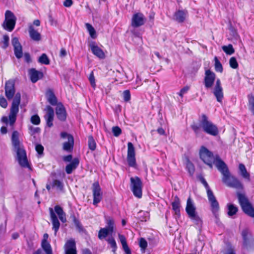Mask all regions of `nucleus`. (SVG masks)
I'll return each instance as SVG.
<instances>
[{
  "mask_svg": "<svg viewBox=\"0 0 254 254\" xmlns=\"http://www.w3.org/2000/svg\"><path fill=\"white\" fill-rule=\"evenodd\" d=\"M5 95L8 100H13L16 94L15 81L12 79L6 81L4 85Z\"/></svg>",
  "mask_w": 254,
  "mask_h": 254,
  "instance_id": "4468645a",
  "label": "nucleus"
},
{
  "mask_svg": "<svg viewBox=\"0 0 254 254\" xmlns=\"http://www.w3.org/2000/svg\"><path fill=\"white\" fill-rule=\"evenodd\" d=\"M12 44L14 48V53L16 58L18 59L21 58L23 56L22 47L18 38L14 37L12 39Z\"/></svg>",
  "mask_w": 254,
  "mask_h": 254,
  "instance_id": "4be33fe9",
  "label": "nucleus"
},
{
  "mask_svg": "<svg viewBox=\"0 0 254 254\" xmlns=\"http://www.w3.org/2000/svg\"><path fill=\"white\" fill-rule=\"evenodd\" d=\"M127 161L129 167H136L135 148L130 142L127 143Z\"/></svg>",
  "mask_w": 254,
  "mask_h": 254,
  "instance_id": "2eb2a0df",
  "label": "nucleus"
},
{
  "mask_svg": "<svg viewBox=\"0 0 254 254\" xmlns=\"http://www.w3.org/2000/svg\"><path fill=\"white\" fill-rule=\"evenodd\" d=\"M130 187L133 195L137 198H140L142 195L143 184L141 179L138 176L130 178Z\"/></svg>",
  "mask_w": 254,
  "mask_h": 254,
  "instance_id": "9b49d317",
  "label": "nucleus"
},
{
  "mask_svg": "<svg viewBox=\"0 0 254 254\" xmlns=\"http://www.w3.org/2000/svg\"><path fill=\"white\" fill-rule=\"evenodd\" d=\"M214 67L216 71L222 73L223 70V66L217 57H214Z\"/></svg>",
  "mask_w": 254,
  "mask_h": 254,
  "instance_id": "79ce46f5",
  "label": "nucleus"
},
{
  "mask_svg": "<svg viewBox=\"0 0 254 254\" xmlns=\"http://www.w3.org/2000/svg\"><path fill=\"white\" fill-rule=\"evenodd\" d=\"M38 62L41 64H44L45 65L50 64V60L47 55L45 53L42 54L41 56L39 58Z\"/></svg>",
  "mask_w": 254,
  "mask_h": 254,
  "instance_id": "58836bf2",
  "label": "nucleus"
},
{
  "mask_svg": "<svg viewBox=\"0 0 254 254\" xmlns=\"http://www.w3.org/2000/svg\"><path fill=\"white\" fill-rule=\"evenodd\" d=\"M157 132L160 135H164L165 134V131L162 127H159L157 129Z\"/></svg>",
  "mask_w": 254,
  "mask_h": 254,
  "instance_id": "0e129e2a",
  "label": "nucleus"
},
{
  "mask_svg": "<svg viewBox=\"0 0 254 254\" xmlns=\"http://www.w3.org/2000/svg\"><path fill=\"white\" fill-rule=\"evenodd\" d=\"M41 122L40 118L38 115H34L31 118V122L35 125H38Z\"/></svg>",
  "mask_w": 254,
  "mask_h": 254,
  "instance_id": "8fccbe9b",
  "label": "nucleus"
},
{
  "mask_svg": "<svg viewBox=\"0 0 254 254\" xmlns=\"http://www.w3.org/2000/svg\"><path fill=\"white\" fill-rule=\"evenodd\" d=\"M123 98L125 102H127L130 101L131 95L129 90H126L123 92Z\"/></svg>",
  "mask_w": 254,
  "mask_h": 254,
  "instance_id": "603ef678",
  "label": "nucleus"
},
{
  "mask_svg": "<svg viewBox=\"0 0 254 254\" xmlns=\"http://www.w3.org/2000/svg\"><path fill=\"white\" fill-rule=\"evenodd\" d=\"M47 100L52 106L57 105L58 100L52 89H49L46 93Z\"/></svg>",
  "mask_w": 254,
  "mask_h": 254,
  "instance_id": "bb28decb",
  "label": "nucleus"
},
{
  "mask_svg": "<svg viewBox=\"0 0 254 254\" xmlns=\"http://www.w3.org/2000/svg\"><path fill=\"white\" fill-rule=\"evenodd\" d=\"M146 18L142 13H134L132 17L131 24L133 27H138L144 24Z\"/></svg>",
  "mask_w": 254,
  "mask_h": 254,
  "instance_id": "a211bd4d",
  "label": "nucleus"
},
{
  "mask_svg": "<svg viewBox=\"0 0 254 254\" xmlns=\"http://www.w3.org/2000/svg\"><path fill=\"white\" fill-rule=\"evenodd\" d=\"M227 207L228 209L227 214L229 217H232L236 214L238 211V207L233 204L228 203Z\"/></svg>",
  "mask_w": 254,
  "mask_h": 254,
  "instance_id": "72a5a7b5",
  "label": "nucleus"
},
{
  "mask_svg": "<svg viewBox=\"0 0 254 254\" xmlns=\"http://www.w3.org/2000/svg\"><path fill=\"white\" fill-rule=\"evenodd\" d=\"M28 74L31 82L34 83L42 79L44 76L42 72L38 71L34 68L29 69Z\"/></svg>",
  "mask_w": 254,
  "mask_h": 254,
  "instance_id": "5701e85b",
  "label": "nucleus"
},
{
  "mask_svg": "<svg viewBox=\"0 0 254 254\" xmlns=\"http://www.w3.org/2000/svg\"><path fill=\"white\" fill-rule=\"evenodd\" d=\"M66 55V52L65 49L62 48L60 50V56L61 57H64Z\"/></svg>",
  "mask_w": 254,
  "mask_h": 254,
  "instance_id": "e2e57ef3",
  "label": "nucleus"
},
{
  "mask_svg": "<svg viewBox=\"0 0 254 254\" xmlns=\"http://www.w3.org/2000/svg\"><path fill=\"white\" fill-rule=\"evenodd\" d=\"M224 254H236L234 247L232 246H230Z\"/></svg>",
  "mask_w": 254,
  "mask_h": 254,
  "instance_id": "13d9d810",
  "label": "nucleus"
},
{
  "mask_svg": "<svg viewBox=\"0 0 254 254\" xmlns=\"http://www.w3.org/2000/svg\"><path fill=\"white\" fill-rule=\"evenodd\" d=\"M56 113L58 119L62 122L65 121L66 119V112L65 109L62 103L57 105L56 109Z\"/></svg>",
  "mask_w": 254,
  "mask_h": 254,
  "instance_id": "b1692460",
  "label": "nucleus"
},
{
  "mask_svg": "<svg viewBox=\"0 0 254 254\" xmlns=\"http://www.w3.org/2000/svg\"><path fill=\"white\" fill-rule=\"evenodd\" d=\"M61 138H67V141L63 144V149L67 152H72L74 148V140L73 135L66 132H62L60 134Z\"/></svg>",
  "mask_w": 254,
  "mask_h": 254,
  "instance_id": "f8f14e48",
  "label": "nucleus"
},
{
  "mask_svg": "<svg viewBox=\"0 0 254 254\" xmlns=\"http://www.w3.org/2000/svg\"><path fill=\"white\" fill-rule=\"evenodd\" d=\"M213 93L216 98L217 101L221 103L224 98L223 88L220 79L216 81L213 90Z\"/></svg>",
  "mask_w": 254,
  "mask_h": 254,
  "instance_id": "f3484780",
  "label": "nucleus"
},
{
  "mask_svg": "<svg viewBox=\"0 0 254 254\" xmlns=\"http://www.w3.org/2000/svg\"><path fill=\"white\" fill-rule=\"evenodd\" d=\"M7 128L5 127H1L0 128V131L2 133L5 134L7 132Z\"/></svg>",
  "mask_w": 254,
  "mask_h": 254,
  "instance_id": "338daca9",
  "label": "nucleus"
},
{
  "mask_svg": "<svg viewBox=\"0 0 254 254\" xmlns=\"http://www.w3.org/2000/svg\"><path fill=\"white\" fill-rule=\"evenodd\" d=\"M49 211L52 224V229L54 231L55 235L56 236L61 225L57 215L62 223H65L66 222V213L64 212L63 208L59 205H55L54 209L49 207Z\"/></svg>",
  "mask_w": 254,
  "mask_h": 254,
  "instance_id": "20e7f679",
  "label": "nucleus"
},
{
  "mask_svg": "<svg viewBox=\"0 0 254 254\" xmlns=\"http://www.w3.org/2000/svg\"><path fill=\"white\" fill-rule=\"evenodd\" d=\"M73 4V1L72 0H65L64 2V5L65 7H69Z\"/></svg>",
  "mask_w": 254,
  "mask_h": 254,
  "instance_id": "680f3d73",
  "label": "nucleus"
},
{
  "mask_svg": "<svg viewBox=\"0 0 254 254\" xmlns=\"http://www.w3.org/2000/svg\"><path fill=\"white\" fill-rule=\"evenodd\" d=\"M82 254H92V253L89 249L86 248L82 250Z\"/></svg>",
  "mask_w": 254,
  "mask_h": 254,
  "instance_id": "69168bd1",
  "label": "nucleus"
},
{
  "mask_svg": "<svg viewBox=\"0 0 254 254\" xmlns=\"http://www.w3.org/2000/svg\"><path fill=\"white\" fill-rule=\"evenodd\" d=\"M65 254H77L76 243L73 239L68 240L64 246Z\"/></svg>",
  "mask_w": 254,
  "mask_h": 254,
  "instance_id": "412c9836",
  "label": "nucleus"
},
{
  "mask_svg": "<svg viewBox=\"0 0 254 254\" xmlns=\"http://www.w3.org/2000/svg\"><path fill=\"white\" fill-rule=\"evenodd\" d=\"M35 149L39 154L41 155L43 154L44 147L41 144H38L36 145Z\"/></svg>",
  "mask_w": 254,
  "mask_h": 254,
  "instance_id": "4d7b16f0",
  "label": "nucleus"
},
{
  "mask_svg": "<svg viewBox=\"0 0 254 254\" xmlns=\"http://www.w3.org/2000/svg\"><path fill=\"white\" fill-rule=\"evenodd\" d=\"M236 195L244 213L250 217L254 218V207L245 194L237 192Z\"/></svg>",
  "mask_w": 254,
  "mask_h": 254,
  "instance_id": "0eeeda50",
  "label": "nucleus"
},
{
  "mask_svg": "<svg viewBox=\"0 0 254 254\" xmlns=\"http://www.w3.org/2000/svg\"><path fill=\"white\" fill-rule=\"evenodd\" d=\"M89 46L94 55L100 59L105 58V54L102 49H101L94 41L91 42Z\"/></svg>",
  "mask_w": 254,
  "mask_h": 254,
  "instance_id": "aec40b11",
  "label": "nucleus"
},
{
  "mask_svg": "<svg viewBox=\"0 0 254 254\" xmlns=\"http://www.w3.org/2000/svg\"><path fill=\"white\" fill-rule=\"evenodd\" d=\"M222 48L223 51L228 55H231L235 52V50L232 44H229L228 46H223Z\"/></svg>",
  "mask_w": 254,
  "mask_h": 254,
  "instance_id": "a19ab883",
  "label": "nucleus"
},
{
  "mask_svg": "<svg viewBox=\"0 0 254 254\" xmlns=\"http://www.w3.org/2000/svg\"><path fill=\"white\" fill-rule=\"evenodd\" d=\"M63 160L65 162H71L72 159V155L71 154H69L66 156H64L63 158Z\"/></svg>",
  "mask_w": 254,
  "mask_h": 254,
  "instance_id": "052dcab7",
  "label": "nucleus"
},
{
  "mask_svg": "<svg viewBox=\"0 0 254 254\" xmlns=\"http://www.w3.org/2000/svg\"><path fill=\"white\" fill-rule=\"evenodd\" d=\"M52 188H56L60 190H63L64 189L63 183L59 180H54L52 184Z\"/></svg>",
  "mask_w": 254,
  "mask_h": 254,
  "instance_id": "ea45409f",
  "label": "nucleus"
},
{
  "mask_svg": "<svg viewBox=\"0 0 254 254\" xmlns=\"http://www.w3.org/2000/svg\"><path fill=\"white\" fill-rule=\"evenodd\" d=\"M197 178L204 185L206 190L207 195L209 201L210 203L211 210L216 218L218 216V212L219 210V205L218 201L216 200L212 191L209 188L208 184L202 175H199Z\"/></svg>",
  "mask_w": 254,
  "mask_h": 254,
  "instance_id": "39448f33",
  "label": "nucleus"
},
{
  "mask_svg": "<svg viewBox=\"0 0 254 254\" xmlns=\"http://www.w3.org/2000/svg\"><path fill=\"white\" fill-rule=\"evenodd\" d=\"M9 38L8 35L5 34L3 36V40L1 41V47L3 49H6L9 46Z\"/></svg>",
  "mask_w": 254,
  "mask_h": 254,
  "instance_id": "37998d69",
  "label": "nucleus"
},
{
  "mask_svg": "<svg viewBox=\"0 0 254 254\" xmlns=\"http://www.w3.org/2000/svg\"><path fill=\"white\" fill-rule=\"evenodd\" d=\"M11 143L16 153L17 159L19 165L22 167L31 169L27 158L26 150L22 142L19 140V132L16 130L13 131L12 133Z\"/></svg>",
  "mask_w": 254,
  "mask_h": 254,
  "instance_id": "7ed1b4c3",
  "label": "nucleus"
},
{
  "mask_svg": "<svg viewBox=\"0 0 254 254\" xmlns=\"http://www.w3.org/2000/svg\"><path fill=\"white\" fill-rule=\"evenodd\" d=\"M88 79L89 80L90 83L91 84V86L95 89L96 87V82H95V78L94 75V72L93 71H92L89 76Z\"/></svg>",
  "mask_w": 254,
  "mask_h": 254,
  "instance_id": "09e8293b",
  "label": "nucleus"
},
{
  "mask_svg": "<svg viewBox=\"0 0 254 254\" xmlns=\"http://www.w3.org/2000/svg\"><path fill=\"white\" fill-rule=\"evenodd\" d=\"M112 132L115 136L118 137L122 133V129L118 126H115L112 127Z\"/></svg>",
  "mask_w": 254,
  "mask_h": 254,
  "instance_id": "3c124183",
  "label": "nucleus"
},
{
  "mask_svg": "<svg viewBox=\"0 0 254 254\" xmlns=\"http://www.w3.org/2000/svg\"><path fill=\"white\" fill-rule=\"evenodd\" d=\"M187 169L190 175L192 176L195 171V168L193 164L190 162H188L187 164Z\"/></svg>",
  "mask_w": 254,
  "mask_h": 254,
  "instance_id": "de8ad7c7",
  "label": "nucleus"
},
{
  "mask_svg": "<svg viewBox=\"0 0 254 254\" xmlns=\"http://www.w3.org/2000/svg\"><path fill=\"white\" fill-rule=\"evenodd\" d=\"M190 89V87L186 86L181 89L180 92L178 93V95L182 98H183L184 94L187 93Z\"/></svg>",
  "mask_w": 254,
  "mask_h": 254,
  "instance_id": "6e6d98bb",
  "label": "nucleus"
},
{
  "mask_svg": "<svg viewBox=\"0 0 254 254\" xmlns=\"http://www.w3.org/2000/svg\"><path fill=\"white\" fill-rule=\"evenodd\" d=\"M229 64L231 68L236 69L238 67V63L235 57H231L229 60Z\"/></svg>",
  "mask_w": 254,
  "mask_h": 254,
  "instance_id": "49530a36",
  "label": "nucleus"
},
{
  "mask_svg": "<svg viewBox=\"0 0 254 254\" xmlns=\"http://www.w3.org/2000/svg\"><path fill=\"white\" fill-rule=\"evenodd\" d=\"M107 230H109L111 233H113L114 229V221L112 218H109L107 221Z\"/></svg>",
  "mask_w": 254,
  "mask_h": 254,
  "instance_id": "a18cd8bd",
  "label": "nucleus"
},
{
  "mask_svg": "<svg viewBox=\"0 0 254 254\" xmlns=\"http://www.w3.org/2000/svg\"><path fill=\"white\" fill-rule=\"evenodd\" d=\"M88 146L89 149L92 151L95 150L96 148V143L92 135L88 136Z\"/></svg>",
  "mask_w": 254,
  "mask_h": 254,
  "instance_id": "c9c22d12",
  "label": "nucleus"
},
{
  "mask_svg": "<svg viewBox=\"0 0 254 254\" xmlns=\"http://www.w3.org/2000/svg\"><path fill=\"white\" fill-rule=\"evenodd\" d=\"M46 114L44 115V118L46 122V125L49 127H51L53 126V121L54 118V109L49 105L46 106Z\"/></svg>",
  "mask_w": 254,
  "mask_h": 254,
  "instance_id": "6ab92c4d",
  "label": "nucleus"
},
{
  "mask_svg": "<svg viewBox=\"0 0 254 254\" xmlns=\"http://www.w3.org/2000/svg\"><path fill=\"white\" fill-rule=\"evenodd\" d=\"M204 75L203 81L204 86L206 89H210L214 83L216 74L210 69H206L205 71Z\"/></svg>",
  "mask_w": 254,
  "mask_h": 254,
  "instance_id": "dca6fc26",
  "label": "nucleus"
},
{
  "mask_svg": "<svg viewBox=\"0 0 254 254\" xmlns=\"http://www.w3.org/2000/svg\"><path fill=\"white\" fill-rule=\"evenodd\" d=\"M139 245L141 249L145 250L147 247V242L144 238H141L140 239Z\"/></svg>",
  "mask_w": 254,
  "mask_h": 254,
  "instance_id": "864d4df0",
  "label": "nucleus"
},
{
  "mask_svg": "<svg viewBox=\"0 0 254 254\" xmlns=\"http://www.w3.org/2000/svg\"><path fill=\"white\" fill-rule=\"evenodd\" d=\"M172 209L176 215H180L181 202L179 197L176 195L174 197V201L171 203Z\"/></svg>",
  "mask_w": 254,
  "mask_h": 254,
  "instance_id": "cd10ccee",
  "label": "nucleus"
},
{
  "mask_svg": "<svg viewBox=\"0 0 254 254\" xmlns=\"http://www.w3.org/2000/svg\"><path fill=\"white\" fill-rule=\"evenodd\" d=\"M16 21V17L10 10H7L4 14V20L2 24V28L9 32L14 29Z\"/></svg>",
  "mask_w": 254,
  "mask_h": 254,
  "instance_id": "9d476101",
  "label": "nucleus"
},
{
  "mask_svg": "<svg viewBox=\"0 0 254 254\" xmlns=\"http://www.w3.org/2000/svg\"><path fill=\"white\" fill-rule=\"evenodd\" d=\"M21 101V94L18 92L16 94L12 100L11 106L10 109V114L8 118L10 125H12L15 122L17 114L19 111V106Z\"/></svg>",
  "mask_w": 254,
  "mask_h": 254,
  "instance_id": "1a4fd4ad",
  "label": "nucleus"
},
{
  "mask_svg": "<svg viewBox=\"0 0 254 254\" xmlns=\"http://www.w3.org/2000/svg\"><path fill=\"white\" fill-rule=\"evenodd\" d=\"M93 192V204L95 206L102 200L103 198V192L98 181L95 182L92 186Z\"/></svg>",
  "mask_w": 254,
  "mask_h": 254,
  "instance_id": "ddd939ff",
  "label": "nucleus"
},
{
  "mask_svg": "<svg viewBox=\"0 0 254 254\" xmlns=\"http://www.w3.org/2000/svg\"><path fill=\"white\" fill-rule=\"evenodd\" d=\"M190 127L196 135H197L201 128L206 134L212 136H217L219 133V130L216 125L213 123L205 114H202L199 125L193 123L190 125Z\"/></svg>",
  "mask_w": 254,
  "mask_h": 254,
  "instance_id": "f03ea898",
  "label": "nucleus"
},
{
  "mask_svg": "<svg viewBox=\"0 0 254 254\" xmlns=\"http://www.w3.org/2000/svg\"><path fill=\"white\" fill-rule=\"evenodd\" d=\"M239 170L242 177L247 180L248 181H251L250 174L247 171L246 168L244 164L240 163L239 165Z\"/></svg>",
  "mask_w": 254,
  "mask_h": 254,
  "instance_id": "7c9ffc66",
  "label": "nucleus"
},
{
  "mask_svg": "<svg viewBox=\"0 0 254 254\" xmlns=\"http://www.w3.org/2000/svg\"><path fill=\"white\" fill-rule=\"evenodd\" d=\"M118 237L126 254H131V251L128 246L125 236L123 235L119 234Z\"/></svg>",
  "mask_w": 254,
  "mask_h": 254,
  "instance_id": "c85d7f7f",
  "label": "nucleus"
},
{
  "mask_svg": "<svg viewBox=\"0 0 254 254\" xmlns=\"http://www.w3.org/2000/svg\"><path fill=\"white\" fill-rule=\"evenodd\" d=\"M85 26L91 37L93 39H95L97 37V35L94 28L91 24L88 23H86Z\"/></svg>",
  "mask_w": 254,
  "mask_h": 254,
  "instance_id": "4c0bfd02",
  "label": "nucleus"
},
{
  "mask_svg": "<svg viewBox=\"0 0 254 254\" xmlns=\"http://www.w3.org/2000/svg\"><path fill=\"white\" fill-rule=\"evenodd\" d=\"M33 254H43L41 249H38L36 251L33 253Z\"/></svg>",
  "mask_w": 254,
  "mask_h": 254,
  "instance_id": "774afa93",
  "label": "nucleus"
},
{
  "mask_svg": "<svg viewBox=\"0 0 254 254\" xmlns=\"http://www.w3.org/2000/svg\"><path fill=\"white\" fill-rule=\"evenodd\" d=\"M186 211L189 217L196 224L202 223V220L196 211V207L190 196L189 197L187 200Z\"/></svg>",
  "mask_w": 254,
  "mask_h": 254,
  "instance_id": "6e6552de",
  "label": "nucleus"
},
{
  "mask_svg": "<svg viewBox=\"0 0 254 254\" xmlns=\"http://www.w3.org/2000/svg\"><path fill=\"white\" fill-rule=\"evenodd\" d=\"M108 244L112 248V251L114 254H116V251L118 248L115 239L113 237H110L106 240Z\"/></svg>",
  "mask_w": 254,
  "mask_h": 254,
  "instance_id": "f704fd0d",
  "label": "nucleus"
},
{
  "mask_svg": "<svg viewBox=\"0 0 254 254\" xmlns=\"http://www.w3.org/2000/svg\"><path fill=\"white\" fill-rule=\"evenodd\" d=\"M199 155L203 162L207 165L210 169L213 168V164L216 167L218 159H221L219 155L214 156L212 152L204 146H201L199 151Z\"/></svg>",
  "mask_w": 254,
  "mask_h": 254,
  "instance_id": "423d86ee",
  "label": "nucleus"
},
{
  "mask_svg": "<svg viewBox=\"0 0 254 254\" xmlns=\"http://www.w3.org/2000/svg\"><path fill=\"white\" fill-rule=\"evenodd\" d=\"M79 164V160L78 158H74L72 161L65 166V172L67 174H70L73 171L75 170Z\"/></svg>",
  "mask_w": 254,
  "mask_h": 254,
  "instance_id": "a878e982",
  "label": "nucleus"
},
{
  "mask_svg": "<svg viewBox=\"0 0 254 254\" xmlns=\"http://www.w3.org/2000/svg\"><path fill=\"white\" fill-rule=\"evenodd\" d=\"M70 217L72 218V221L75 225L76 229L79 233H85L86 232V230L83 227L82 224L78 219L75 215H72L70 216Z\"/></svg>",
  "mask_w": 254,
  "mask_h": 254,
  "instance_id": "473e14b6",
  "label": "nucleus"
},
{
  "mask_svg": "<svg viewBox=\"0 0 254 254\" xmlns=\"http://www.w3.org/2000/svg\"><path fill=\"white\" fill-rule=\"evenodd\" d=\"M242 236L243 239V245L244 246L247 247L250 244L251 234L247 229H245L242 231Z\"/></svg>",
  "mask_w": 254,
  "mask_h": 254,
  "instance_id": "2f4dec72",
  "label": "nucleus"
},
{
  "mask_svg": "<svg viewBox=\"0 0 254 254\" xmlns=\"http://www.w3.org/2000/svg\"><path fill=\"white\" fill-rule=\"evenodd\" d=\"M112 233L107 228H101L98 232V237L100 240H102L106 238L109 234Z\"/></svg>",
  "mask_w": 254,
  "mask_h": 254,
  "instance_id": "e433bc0d",
  "label": "nucleus"
},
{
  "mask_svg": "<svg viewBox=\"0 0 254 254\" xmlns=\"http://www.w3.org/2000/svg\"><path fill=\"white\" fill-rule=\"evenodd\" d=\"M216 168L222 175V181L227 186L238 190H243L244 186L236 177L231 176L226 164L222 159H218Z\"/></svg>",
  "mask_w": 254,
  "mask_h": 254,
  "instance_id": "f257e3e1",
  "label": "nucleus"
},
{
  "mask_svg": "<svg viewBox=\"0 0 254 254\" xmlns=\"http://www.w3.org/2000/svg\"><path fill=\"white\" fill-rule=\"evenodd\" d=\"M0 106L3 108H6L7 106V102L2 95L0 96Z\"/></svg>",
  "mask_w": 254,
  "mask_h": 254,
  "instance_id": "5fc2aeb1",
  "label": "nucleus"
},
{
  "mask_svg": "<svg viewBox=\"0 0 254 254\" xmlns=\"http://www.w3.org/2000/svg\"><path fill=\"white\" fill-rule=\"evenodd\" d=\"M29 33L30 38L34 41H39L41 39V34L31 25L29 27Z\"/></svg>",
  "mask_w": 254,
  "mask_h": 254,
  "instance_id": "c756f323",
  "label": "nucleus"
},
{
  "mask_svg": "<svg viewBox=\"0 0 254 254\" xmlns=\"http://www.w3.org/2000/svg\"><path fill=\"white\" fill-rule=\"evenodd\" d=\"M24 61L27 63H30L32 62L30 55L29 53H25L24 54Z\"/></svg>",
  "mask_w": 254,
  "mask_h": 254,
  "instance_id": "bf43d9fd",
  "label": "nucleus"
},
{
  "mask_svg": "<svg viewBox=\"0 0 254 254\" xmlns=\"http://www.w3.org/2000/svg\"><path fill=\"white\" fill-rule=\"evenodd\" d=\"M188 15L187 10H178L174 14V19L177 22L182 23L184 22Z\"/></svg>",
  "mask_w": 254,
  "mask_h": 254,
  "instance_id": "393cba45",
  "label": "nucleus"
},
{
  "mask_svg": "<svg viewBox=\"0 0 254 254\" xmlns=\"http://www.w3.org/2000/svg\"><path fill=\"white\" fill-rule=\"evenodd\" d=\"M42 247L45 253L52 251L50 244L46 240H43L42 242Z\"/></svg>",
  "mask_w": 254,
  "mask_h": 254,
  "instance_id": "c03bdc74",
  "label": "nucleus"
}]
</instances>
